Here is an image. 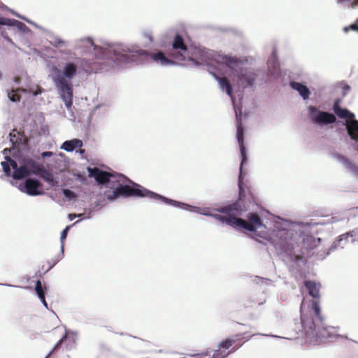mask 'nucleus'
<instances>
[{"instance_id":"4be33fe9","label":"nucleus","mask_w":358,"mask_h":358,"mask_svg":"<svg viewBox=\"0 0 358 358\" xmlns=\"http://www.w3.org/2000/svg\"><path fill=\"white\" fill-rule=\"evenodd\" d=\"M44 289H46V287H43L41 282L40 280H38L36 283L35 290L36 292L42 301V303L44 304L45 307H47V303L45 298V291Z\"/></svg>"},{"instance_id":"cd10ccee","label":"nucleus","mask_w":358,"mask_h":358,"mask_svg":"<svg viewBox=\"0 0 358 358\" xmlns=\"http://www.w3.org/2000/svg\"><path fill=\"white\" fill-rule=\"evenodd\" d=\"M63 194L67 198L71 199L76 197V194L73 191L68 189H63Z\"/></svg>"},{"instance_id":"0eeeda50","label":"nucleus","mask_w":358,"mask_h":358,"mask_svg":"<svg viewBox=\"0 0 358 358\" xmlns=\"http://www.w3.org/2000/svg\"><path fill=\"white\" fill-rule=\"evenodd\" d=\"M333 109L334 113L341 118H348L352 120L347 122L346 128L348 134L351 139L358 143V120H354L355 115L350 112L348 109L342 108L339 105V100L334 102Z\"/></svg>"},{"instance_id":"39448f33","label":"nucleus","mask_w":358,"mask_h":358,"mask_svg":"<svg viewBox=\"0 0 358 358\" xmlns=\"http://www.w3.org/2000/svg\"><path fill=\"white\" fill-rule=\"evenodd\" d=\"M77 72V66L73 63H67L63 71L57 70L54 81L59 91V94L67 108L73 104V87L69 80L72 79Z\"/></svg>"},{"instance_id":"a878e982","label":"nucleus","mask_w":358,"mask_h":358,"mask_svg":"<svg viewBox=\"0 0 358 358\" xmlns=\"http://www.w3.org/2000/svg\"><path fill=\"white\" fill-rule=\"evenodd\" d=\"M8 97L13 102L20 101V95L15 90H12L10 93H8Z\"/></svg>"},{"instance_id":"1a4fd4ad","label":"nucleus","mask_w":358,"mask_h":358,"mask_svg":"<svg viewBox=\"0 0 358 358\" xmlns=\"http://www.w3.org/2000/svg\"><path fill=\"white\" fill-rule=\"evenodd\" d=\"M236 118L237 122V140L240 147L241 155L242 157V161L240 166L241 171L242 170V167L244 163L247 161V155L246 150L244 146V129L242 124V112L240 110L239 112L237 110H235Z\"/></svg>"},{"instance_id":"bb28decb","label":"nucleus","mask_w":358,"mask_h":358,"mask_svg":"<svg viewBox=\"0 0 358 358\" xmlns=\"http://www.w3.org/2000/svg\"><path fill=\"white\" fill-rule=\"evenodd\" d=\"M1 166L6 175L10 176L11 174L10 164L7 162H2Z\"/></svg>"},{"instance_id":"c756f323","label":"nucleus","mask_w":358,"mask_h":358,"mask_svg":"<svg viewBox=\"0 0 358 358\" xmlns=\"http://www.w3.org/2000/svg\"><path fill=\"white\" fill-rule=\"evenodd\" d=\"M6 159L8 160L7 162L10 164V166H11L14 169V171L18 168L17 163L15 160L12 159L10 157H7Z\"/></svg>"},{"instance_id":"6e6552de","label":"nucleus","mask_w":358,"mask_h":358,"mask_svg":"<svg viewBox=\"0 0 358 358\" xmlns=\"http://www.w3.org/2000/svg\"><path fill=\"white\" fill-rule=\"evenodd\" d=\"M173 51L171 53V57L176 62L184 61H194L193 54L191 53L190 50L185 44L182 37L176 34L172 43Z\"/></svg>"},{"instance_id":"7c9ffc66","label":"nucleus","mask_w":358,"mask_h":358,"mask_svg":"<svg viewBox=\"0 0 358 358\" xmlns=\"http://www.w3.org/2000/svg\"><path fill=\"white\" fill-rule=\"evenodd\" d=\"M69 229H70V226H67V227H66V228L62 231V234H61V237H60L62 242L64 239H66V236H67L68 231H69Z\"/></svg>"},{"instance_id":"473e14b6","label":"nucleus","mask_w":358,"mask_h":358,"mask_svg":"<svg viewBox=\"0 0 358 358\" xmlns=\"http://www.w3.org/2000/svg\"><path fill=\"white\" fill-rule=\"evenodd\" d=\"M65 338H66V336H64L63 338H61V339H60V340L57 343V344L55 345V347H54V348H53V350H57V348H59L61 346L62 343H63L64 339H65Z\"/></svg>"},{"instance_id":"f03ea898","label":"nucleus","mask_w":358,"mask_h":358,"mask_svg":"<svg viewBox=\"0 0 358 358\" xmlns=\"http://www.w3.org/2000/svg\"><path fill=\"white\" fill-rule=\"evenodd\" d=\"M244 197H245L244 189L240 185V192L238 199L230 204L215 208L214 210L219 213L209 214L215 220L222 223L232 227L234 229H245L250 231H255L262 225V222L257 213H250L248 215L249 222L238 217L242 215L243 212L247 211L248 206L243 203ZM208 215L207 213H205Z\"/></svg>"},{"instance_id":"58836bf2","label":"nucleus","mask_w":358,"mask_h":358,"mask_svg":"<svg viewBox=\"0 0 358 358\" xmlns=\"http://www.w3.org/2000/svg\"><path fill=\"white\" fill-rule=\"evenodd\" d=\"M184 358H185V357H184Z\"/></svg>"},{"instance_id":"f704fd0d","label":"nucleus","mask_w":358,"mask_h":358,"mask_svg":"<svg viewBox=\"0 0 358 358\" xmlns=\"http://www.w3.org/2000/svg\"><path fill=\"white\" fill-rule=\"evenodd\" d=\"M53 153L50 151H46V152H43L41 155L43 157H51L52 156Z\"/></svg>"},{"instance_id":"72a5a7b5","label":"nucleus","mask_w":358,"mask_h":358,"mask_svg":"<svg viewBox=\"0 0 358 358\" xmlns=\"http://www.w3.org/2000/svg\"><path fill=\"white\" fill-rule=\"evenodd\" d=\"M16 131V129L13 130V131L10 134V136H11L10 141L13 142V143H17V140L14 141L13 138L15 137V134H14Z\"/></svg>"},{"instance_id":"ddd939ff","label":"nucleus","mask_w":358,"mask_h":358,"mask_svg":"<svg viewBox=\"0 0 358 358\" xmlns=\"http://www.w3.org/2000/svg\"><path fill=\"white\" fill-rule=\"evenodd\" d=\"M215 62H217L218 64L225 65L231 69H236L243 63L241 59L236 57L227 55L218 56Z\"/></svg>"},{"instance_id":"aec40b11","label":"nucleus","mask_w":358,"mask_h":358,"mask_svg":"<svg viewBox=\"0 0 358 358\" xmlns=\"http://www.w3.org/2000/svg\"><path fill=\"white\" fill-rule=\"evenodd\" d=\"M26 166L30 173L34 175H38V173L42 171L43 166L41 164L36 163L33 159H29L26 162Z\"/></svg>"},{"instance_id":"6ab92c4d","label":"nucleus","mask_w":358,"mask_h":358,"mask_svg":"<svg viewBox=\"0 0 358 358\" xmlns=\"http://www.w3.org/2000/svg\"><path fill=\"white\" fill-rule=\"evenodd\" d=\"M30 171L27 166H21L13 171V178L15 180H21L29 176Z\"/></svg>"},{"instance_id":"b1692460","label":"nucleus","mask_w":358,"mask_h":358,"mask_svg":"<svg viewBox=\"0 0 358 358\" xmlns=\"http://www.w3.org/2000/svg\"><path fill=\"white\" fill-rule=\"evenodd\" d=\"M338 3H342L348 8H355L358 6V0H337Z\"/></svg>"},{"instance_id":"a211bd4d","label":"nucleus","mask_w":358,"mask_h":358,"mask_svg":"<svg viewBox=\"0 0 358 358\" xmlns=\"http://www.w3.org/2000/svg\"><path fill=\"white\" fill-rule=\"evenodd\" d=\"M241 176H242V173H240L239 180H241ZM240 185H242L241 183V181H239V186ZM241 187H243V186H241ZM243 189H244V193L245 195V197H244L243 203H245L247 205L248 209L250 204L256 203V197H255V194L249 189L247 190L245 189L244 188H243Z\"/></svg>"},{"instance_id":"2eb2a0df","label":"nucleus","mask_w":358,"mask_h":358,"mask_svg":"<svg viewBox=\"0 0 358 358\" xmlns=\"http://www.w3.org/2000/svg\"><path fill=\"white\" fill-rule=\"evenodd\" d=\"M212 74L215 78V79L219 82L220 88L222 90H224L227 94L233 98V89L231 85L226 77H219L215 73L212 72Z\"/></svg>"},{"instance_id":"423d86ee","label":"nucleus","mask_w":358,"mask_h":358,"mask_svg":"<svg viewBox=\"0 0 358 358\" xmlns=\"http://www.w3.org/2000/svg\"><path fill=\"white\" fill-rule=\"evenodd\" d=\"M245 341H243V337H241L238 335H236L231 338H227L222 341L219 347L220 348H224L225 350L229 349L233 345H235L231 350L228 352H225L224 351H222L220 349H218L214 352L213 355L210 357L209 352H202L200 354H196L192 356L193 358H224L231 352H234L237 350L243 343Z\"/></svg>"},{"instance_id":"393cba45","label":"nucleus","mask_w":358,"mask_h":358,"mask_svg":"<svg viewBox=\"0 0 358 358\" xmlns=\"http://www.w3.org/2000/svg\"><path fill=\"white\" fill-rule=\"evenodd\" d=\"M350 30L355 31L358 32V18L355 20V23L345 27L343 28V31L348 33Z\"/></svg>"},{"instance_id":"c85d7f7f","label":"nucleus","mask_w":358,"mask_h":358,"mask_svg":"<svg viewBox=\"0 0 358 358\" xmlns=\"http://www.w3.org/2000/svg\"><path fill=\"white\" fill-rule=\"evenodd\" d=\"M341 85L343 89V96H345L347 93L350 90V87L345 83H341Z\"/></svg>"},{"instance_id":"f257e3e1","label":"nucleus","mask_w":358,"mask_h":358,"mask_svg":"<svg viewBox=\"0 0 358 358\" xmlns=\"http://www.w3.org/2000/svg\"><path fill=\"white\" fill-rule=\"evenodd\" d=\"M90 177H93L99 184H106L110 182V178H115L114 182L117 185L111 189L104 192L105 196L110 201L122 197H148L156 201H163L166 203L176 206L177 201L165 198L159 194L151 192L141 185L130 180L122 174H113L102 171L97 167L87 168Z\"/></svg>"},{"instance_id":"4468645a","label":"nucleus","mask_w":358,"mask_h":358,"mask_svg":"<svg viewBox=\"0 0 358 358\" xmlns=\"http://www.w3.org/2000/svg\"><path fill=\"white\" fill-rule=\"evenodd\" d=\"M256 74L254 72L242 73L238 76V80L243 87L252 86L256 79Z\"/></svg>"},{"instance_id":"9b49d317","label":"nucleus","mask_w":358,"mask_h":358,"mask_svg":"<svg viewBox=\"0 0 358 358\" xmlns=\"http://www.w3.org/2000/svg\"><path fill=\"white\" fill-rule=\"evenodd\" d=\"M42 183L34 178H28L24 182L25 192L31 196L39 195L42 193Z\"/></svg>"},{"instance_id":"20e7f679","label":"nucleus","mask_w":358,"mask_h":358,"mask_svg":"<svg viewBox=\"0 0 358 358\" xmlns=\"http://www.w3.org/2000/svg\"><path fill=\"white\" fill-rule=\"evenodd\" d=\"M114 59L119 64H127L136 62L139 56H149L154 62L159 63L162 65L167 66L172 64L173 62L171 59L167 58L162 52H150L146 50H133L127 48L117 47L113 50Z\"/></svg>"},{"instance_id":"2f4dec72","label":"nucleus","mask_w":358,"mask_h":358,"mask_svg":"<svg viewBox=\"0 0 358 358\" xmlns=\"http://www.w3.org/2000/svg\"><path fill=\"white\" fill-rule=\"evenodd\" d=\"M0 24L11 25V20L6 17H0Z\"/></svg>"},{"instance_id":"4c0bfd02","label":"nucleus","mask_w":358,"mask_h":358,"mask_svg":"<svg viewBox=\"0 0 358 358\" xmlns=\"http://www.w3.org/2000/svg\"><path fill=\"white\" fill-rule=\"evenodd\" d=\"M88 41L90 43L91 45H93V41L92 38H88Z\"/></svg>"},{"instance_id":"c9c22d12","label":"nucleus","mask_w":358,"mask_h":358,"mask_svg":"<svg viewBox=\"0 0 358 358\" xmlns=\"http://www.w3.org/2000/svg\"><path fill=\"white\" fill-rule=\"evenodd\" d=\"M83 216V214H79V215H76V214H69V218L71 220H73L74 218H76V217H81Z\"/></svg>"},{"instance_id":"e433bc0d","label":"nucleus","mask_w":358,"mask_h":358,"mask_svg":"<svg viewBox=\"0 0 358 358\" xmlns=\"http://www.w3.org/2000/svg\"><path fill=\"white\" fill-rule=\"evenodd\" d=\"M57 43L58 45L64 44V41L61 39L57 40Z\"/></svg>"},{"instance_id":"dca6fc26","label":"nucleus","mask_w":358,"mask_h":358,"mask_svg":"<svg viewBox=\"0 0 358 358\" xmlns=\"http://www.w3.org/2000/svg\"><path fill=\"white\" fill-rule=\"evenodd\" d=\"M83 146V141L78 138H73L70 141H64L61 145V149L67 152H72L76 148H80Z\"/></svg>"},{"instance_id":"412c9836","label":"nucleus","mask_w":358,"mask_h":358,"mask_svg":"<svg viewBox=\"0 0 358 358\" xmlns=\"http://www.w3.org/2000/svg\"><path fill=\"white\" fill-rule=\"evenodd\" d=\"M282 250H283L287 255L290 257H294L296 260H300L301 257L299 255H296L294 254V248L292 243H286L285 244H282L280 246Z\"/></svg>"},{"instance_id":"5701e85b","label":"nucleus","mask_w":358,"mask_h":358,"mask_svg":"<svg viewBox=\"0 0 358 358\" xmlns=\"http://www.w3.org/2000/svg\"><path fill=\"white\" fill-rule=\"evenodd\" d=\"M38 176H39L48 183H52L54 181L53 174L50 171L45 169L44 167L42 169V171L38 173Z\"/></svg>"},{"instance_id":"f8f14e48","label":"nucleus","mask_w":358,"mask_h":358,"mask_svg":"<svg viewBox=\"0 0 358 358\" xmlns=\"http://www.w3.org/2000/svg\"><path fill=\"white\" fill-rule=\"evenodd\" d=\"M333 157L343 164V165L352 174L358 176V166L350 158L336 152L333 153Z\"/></svg>"},{"instance_id":"f3484780","label":"nucleus","mask_w":358,"mask_h":358,"mask_svg":"<svg viewBox=\"0 0 358 358\" xmlns=\"http://www.w3.org/2000/svg\"><path fill=\"white\" fill-rule=\"evenodd\" d=\"M290 86L294 90H296L303 99H307L309 98L310 92L306 85L298 82L292 81L290 83Z\"/></svg>"},{"instance_id":"9d476101","label":"nucleus","mask_w":358,"mask_h":358,"mask_svg":"<svg viewBox=\"0 0 358 358\" xmlns=\"http://www.w3.org/2000/svg\"><path fill=\"white\" fill-rule=\"evenodd\" d=\"M309 112L312 116L313 122L319 124H329L334 123L336 116L330 113L320 111L315 106L309 107Z\"/></svg>"},{"instance_id":"7ed1b4c3","label":"nucleus","mask_w":358,"mask_h":358,"mask_svg":"<svg viewBox=\"0 0 358 358\" xmlns=\"http://www.w3.org/2000/svg\"><path fill=\"white\" fill-rule=\"evenodd\" d=\"M304 285L308 289L309 295L314 299L312 301L311 310L315 319L312 315L308 317L301 313V321L302 327L306 337L310 341H323L329 338V333L327 328L323 325V317L319 305L321 285L314 280H305Z\"/></svg>"}]
</instances>
